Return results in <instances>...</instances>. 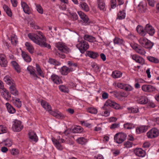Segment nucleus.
Wrapping results in <instances>:
<instances>
[{"label": "nucleus", "instance_id": "nucleus-50", "mask_svg": "<svg viewBox=\"0 0 159 159\" xmlns=\"http://www.w3.org/2000/svg\"><path fill=\"white\" fill-rule=\"evenodd\" d=\"M87 111L91 114H96L97 113V110L96 108L93 107L89 108L87 109Z\"/></svg>", "mask_w": 159, "mask_h": 159}, {"label": "nucleus", "instance_id": "nucleus-12", "mask_svg": "<svg viewBox=\"0 0 159 159\" xmlns=\"http://www.w3.org/2000/svg\"><path fill=\"white\" fill-rule=\"evenodd\" d=\"M49 112L51 115L58 118L64 119L65 117L63 114L57 110L54 111H52L51 109Z\"/></svg>", "mask_w": 159, "mask_h": 159}, {"label": "nucleus", "instance_id": "nucleus-37", "mask_svg": "<svg viewBox=\"0 0 159 159\" xmlns=\"http://www.w3.org/2000/svg\"><path fill=\"white\" fill-rule=\"evenodd\" d=\"M147 10L146 6V5H143L142 3H140L138 6V10L139 12L141 13L145 12Z\"/></svg>", "mask_w": 159, "mask_h": 159}, {"label": "nucleus", "instance_id": "nucleus-57", "mask_svg": "<svg viewBox=\"0 0 159 159\" xmlns=\"http://www.w3.org/2000/svg\"><path fill=\"white\" fill-rule=\"evenodd\" d=\"M7 131V128L2 125H0V134L5 133Z\"/></svg>", "mask_w": 159, "mask_h": 159}, {"label": "nucleus", "instance_id": "nucleus-25", "mask_svg": "<svg viewBox=\"0 0 159 159\" xmlns=\"http://www.w3.org/2000/svg\"><path fill=\"white\" fill-rule=\"evenodd\" d=\"M138 102L141 104H145L148 102V99L146 96H142L138 100Z\"/></svg>", "mask_w": 159, "mask_h": 159}, {"label": "nucleus", "instance_id": "nucleus-33", "mask_svg": "<svg viewBox=\"0 0 159 159\" xmlns=\"http://www.w3.org/2000/svg\"><path fill=\"white\" fill-rule=\"evenodd\" d=\"M36 70L38 74V75L39 76L43 78L44 77V74L43 71L40 68V66L39 64H36Z\"/></svg>", "mask_w": 159, "mask_h": 159}, {"label": "nucleus", "instance_id": "nucleus-20", "mask_svg": "<svg viewBox=\"0 0 159 159\" xmlns=\"http://www.w3.org/2000/svg\"><path fill=\"white\" fill-rule=\"evenodd\" d=\"M136 30L138 33L141 36H144L146 34V31L145 28L140 25H138L136 28Z\"/></svg>", "mask_w": 159, "mask_h": 159}, {"label": "nucleus", "instance_id": "nucleus-45", "mask_svg": "<svg viewBox=\"0 0 159 159\" xmlns=\"http://www.w3.org/2000/svg\"><path fill=\"white\" fill-rule=\"evenodd\" d=\"M125 128L127 129H131L134 127V125L131 123H127L124 125Z\"/></svg>", "mask_w": 159, "mask_h": 159}, {"label": "nucleus", "instance_id": "nucleus-16", "mask_svg": "<svg viewBox=\"0 0 159 159\" xmlns=\"http://www.w3.org/2000/svg\"><path fill=\"white\" fill-rule=\"evenodd\" d=\"M134 152L137 156L139 157H144L146 155L145 151L141 148H136L134 150Z\"/></svg>", "mask_w": 159, "mask_h": 159}, {"label": "nucleus", "instance_id": "nucleus-42", "mask_svg": "<svg viewBox=\"0 0 159 159\" xmlns=\"http://www.w3.org/2000/svg\"><path fill=\"white\" fill-rule=\"evenodd\" d=\"M98 8L101 10H105V4L102 0H99L98 2Z\"/></svg>", "mask_w": 159, "mask_h": 159}, {"label": "nucleus", "instance_id": "nucleus-38", "mask_svg": "<svg viewBox=\"0 0 159 159\" xmlns=\"http://www.w3.org/2000/svg\"><path fill=\"white\" fill-rule=\"evenodd\" d=\"M80 6L82 9L85 11H88L89 10V7L85 2H81Z\"/></svg>", "mask_w": 159, "mask_h": 159}, {"label": "nucleus", "instance_id": "nucleus-49", "mask_svg": "<svg viewBox=\"0 0 159 159\" xmlns=\"http://www.w3.org/2000/svg\"><path fill=\"white\" fill-rule=\"evenodd\" d=\"M147 59L150 61L153 62L155 63H158L159 62V60L157 58L153 57L148 56L147 57Z\"/></svg>", "mask_w": 159, "mask_h": 159}, {"label": "nucleus", "instance_id": "nucleus-14", "mask_svg": "<svg viewBox=\"0 0 159 159\" xmlns=\"http://www.w3.org/2000/svg\"><path fill=\"white\" fill-rule=\"evenodd\" d=\"M78 13L82 20L81 21L83 22V24L84 25L85 24L87 23L89 20L88 16L81 11H78Z\"/></svg>", "mask_w": 159, "mask_h": 159}, {"label": "nucleus", "instance_id": "nucleus-24", "mask_svg": "<svg viewBox=\"0 0 159 159\" xmlns=\"http://www.w3.org/2000/svg\"><path fill=\"white\" fill-rule=\"evenodd\" d=\"M86 53L88 56L93 59H95L99 56L97 52L92 51H87Z\"/></svg>", "mask_w": 159, "mask_h": 159}, {"label": "nucleus", "instance_id": "nucleus-11", "mask_svg": "<svg viewBox=\"0 0 159 159\" xmlns=\"http://www.w3.org/2000/svg\"><path fill=\"white\" fill-rule=\"evenodd\" d=\"M142 89L145 92H152L155 91L156 89L154 86L150 85H143L142 87Z\"/></svg>", "mask_w": 159, "mask_h": 159}, {"label": "nucleus", "instance_id": "nucleus-46", "mask_svg": "<svg viewBox=\"0 0 159 159\" xmlns=\"http://www.w3.org/2000/svg\"><path fill=\"white\" fill-rule=\"evenodd\" d=\"M13 103L17 107L20 108L21 106V102L19 99L17 98L15 99Z\"/></svg>", "mask_w": 159, "mask_h": 159}, {"label": "nucleus", "instance_id": "nucleus-23", "mask_svg": "<svg viewBox=\"0 0 159 159\" xmlns=\"http://www.w3.org/2000/svg\"><path fill=\"white\" fill-rule=\"evenodd\" d=\"M148 129L147 126H142L136 129V132L138 134H140L145 132Z\"/></svg>", "mask_w": 159, "mask_h": 159}, {"label": "nucleus", "instance_id": "nucleus-32", "mask_svg": "<svg viewBox=\"0 0 159 159\" xmlns=\"http://www.w3.org/2000/svg\"><path fill=\"white\" fill-rule=\"evenodd\" d=\"M25 45L29 51L30 53H33L34 52V48L32 44L28 42H26L25 43Z\"/></svg>", "mask_w": 159, "mask_h": 159}, {"label": "nucleus", "instance_id": "nucleus-59", "mask_svg": "<svg viewBox=\"0 0 159 159\" xmlns=\"http://www.w3.org/2000/svg\"><path fill=\"white\" fill-rule=\"evenodd\" d=\"M111 7L112 8H114L116 6V0H111Z\"/></svg>", "mask_w": 159, "mask_h": 159}, {"label": "nucleus", "instance_id": "nucleus-34", "mask_svg": "<svg viewBox=\"0 0 159 159\" xmlns=\"http://www.w3.org/2000/svg\"><path fill=\"white\" fill-rule=\"evenodd\" d=\"M122 73L120 71H115L112 72L111 76L114 78H117L120 77L122 76Z\"/></svg>", "mask_w": 159, "mask_h": 159}, {"label": "nucleus", "instance_id": "nucleus-64", "mask_svg": "<svg viewBox=\"0 0 159 159\" xmlns=\"http://www.w3.org/2000/svg\"><path fill=\"white\" fill-rule=\"evenodd\" d=\"M117 120V119L114 117H110L109 118L108 121L110 122H116Z\"/></svg>", "mask_w": 159, "mask_h": 159}, {"label": "nucleus", "instance_id": "nucleus-48", "mask_svg": "<svg viewBox=\"0 0 159 159\" xmlns=\"http://www.w3.org/2000/svg\"><path fill=\"white\" fill-rule=\"evenodd\" d=\"M11 41L13 45H16L18 41L16 35H14L11 37Z\"/></svg>", "mask_w": 159, "mask_h": 159}, {"label": "nucleus", "instance_id": "nucleus-61", "mask_svg": "<svg viewBox=\"0 0 159 159\" xmlns=\"http://www.w3.org/2000/svg\"><path fill=\"white\" fill-rule=\"evenodd\" d=\"M112 107L117 110L121 109V107L120 105L115 102L113 103V104Z\"/></svg>", "mask_w": 159, "mask_h": 159}, {"label": "nucleus", "instance_id": "nucleus-53", "mask_svg": "<svg viewBox=\"0 0 159 159\" xmlns=\"http://www.w3.org/2000/svg\"><path fill=\"white\" fill-rule=\"evenodd\" d=\"M124 145L125 148H129L132 146L133 143L129 141L125 142L124 143Z\"/></svg>", "mask_w": 159, "mask_h": 159}, {"label": "nucleus", "instance_id": "nucleus-4", "mask_svg": "<svg viewBox=\"0 0 159 159\" xmlns=\"http://www.w3.org/2000/svg\"><path fill=\"white\" fill-rule=\"evenodd\" d=\"M76 46L82 53H84L89 48L88 43L84 41H79Z\"/></svg>", "mask_w": 159, "mask_h": 159}, {"label": "nucleus", "instance_id": "nucleus-62", "mask_svg": "<svg viewBox=\"0 0 159 159\" xmlns=\"http://www.w3.org/2000/svg\"><path fill=\"white\" fill-rule=\"evenodd\" d=\"M119 127V124L114 123L111 125L110 127L111 129H114Z\"/></svg>", "mask_w": 159, "mask_h": 159}, {"label": "nucleus", "instance_id": "nucleus-10", "mask_svg": "<svg viewBox=\"0 0 159 159\" xmlns=\"http://www.w3.org/2000/svg\"><path fill=\"white\" fill-rule=\"evenodd\" d=\"M146 33H147L151 36H153L155 33V30L152 25L148 24L145 27Z\"/></svg>", "mask_w": 159, "mask_h": 159}, {"label": "nucleus", "instance_id": "nucleus-1", "mask_svg": "<svg viewBox=\"0 0 159 159\" xmlns=\"http://www.w3.org/2000/svg\"><path fill=\"white\" fill-rule=\"evenodd\" d=\"M38 35L34 34L29 33L28 34L29 38L34 43L40 45L42 47H46L50 48L51 46L49 44L46 43L45 37L43 35L42 33L40 31H38Z\"/></svg>", "mask_w": 159, "mask_h": 159}, {"label": "nucleus", "instance_id": "nucleus-58", "mask_svg": "<svg viewBox=\"0 0 159 159\" xmlns=\"http://www.w3.org/2000/svg\"><path fill=\"white\" fill-rule=\"evenodd\" d=\"M93 70L96 72L99 71V68L96 64H93L92 65Z\"/></svg>", "mask_w": 159, "mask_h": 159}, {"label": "nucleus", "instance_id": "nucleus-54", "mask_svg": "<svg viewBox=\"0 0 159 159\" xmlns=\"http://www.w3.org/2000/svg\"><path fill=\"white\" fill-rule=\"evenodd\" d=\"M10 151L11 153L14 156L18 154L19 153V150L16 148L12 149Z\"/></svg>", "mask_w": 159, "mask_h": 159}, {"label": "nucleus", "instance_id": "nucleus-17", "mask_svg": "<svg viewBox=\"0 0 159 159\" xmlns=\"http://www.w3.org/2000/svg\"><path fill=\"white\" fill-rule=\"evenodd\" d=\"M42 107L48 112L51 111L52 107L45 100H42L41 102Z\"/></svg>", "mask_w": 159, "mask_h": 159}, {"label": "nucleus", "instance_id": "nucleus-51", "mask_svg": "<svg viewBox=\"0 0 159 159\" xmlns=\"http://www.w3.org/2000/svg\"><path fill=\"white\" fill-rule=\"evenodd\" d=\"M30 27L33 28L34 29L36 30H38L40 29L39 26L35 24V22L34 21H33L30 23Z\"/></svg>", "mask_w": 159, "mask_h": 159}, {"label": "nucleus", "instance_id": "nucleus-63", "mask_svg": "<svg viewBox=\"0 0 159 159\" xmlns=\"http://www.w3.org/2000/svg\"><path fill=\"white\" fill-rule=\"evenodd\" d=\"M148 3L149 5L152 7H153L154 6L155 1L154 0H147Z\"/></svg>", "mask_w": 159, "mask_h": 159}, {"label": "nucleus", "instance_id": "nucleus-6", "mask_svg": "<svg viewBox=\"0 0 159 159\" xmlns=\"http://www.w3.org/2000/svg\"><path fill=\"white\" fill-rule=\"evenodd\" d=\"M126 135L124 133H117L114 136L115 141L117 143H121L126 139Z\"/></svg>", "mask_w": 159, "mask_h": 159}, {"label": "nucleus", "instance_id": "nucleus-60", "mask_svg": "<svg viewBox=\"0 0 159 159\" xmlns=\"http://www.w3.org/2000/svg\"><path fill=\"white\" fill-rule=\"evenodd\" d=\"M70 14L73 20H76L78 19V15L75 13H70Z\"/></svg>", "mask_w": 159, "mask_h": 159}, {"label": "nucleus", "instance_id": "nucleus-5", "mask_svg": "<svg viewBox=\"0 0 159 159\" xmlns=\"http://www.w3.org/2000/svg\"><path fill=\"white\" fill-rule=\"evenodd\" d=\"M60 136H59L57 139H56L52 137V140L56 148L58 149L61 150L63 149V147L60 144V143H64L65 140L62 139H60Z\"/></svg>", "mask_w": 159, "mask_h": 159}, {"label": "nucleus", "instance_id": "nucleus-21", "mask_svg": "<svg viewBox=\"0 0 159 159\" xmlns=\"http://www.w3.org/2000/svg\"><path fill=\"white\" fill-rule=\"evenodd\" d=\"M2 92V94L4 98L7 100H9L10 99L11 96L10 93L6 89H3Z\"/></svg>", "mask_w": 159, "mask_h": 159}, {"label": "nucleus", "instance_id": "nucleus-41", "mask_svg": "<svg viewBox=\"0 0 159 159\" xmlns=\"http://www.w3.org/2000/svg\"><path fill=\"white\" fill-rule=\"evenodd\" d=\"M48 62L50 64H53L55 66H59L61 64V63L57 61L54 59H53L51 58L49 59Z\"/></svg>", "mask_w": 159, "mask_h": 159}, {"label": "nucleus", "instance_id": "nucleus-26", "mask_svg": "<svg viewBox=\"0 0 159 159\" xmlns=\"http://www.w3.org/2000/svg\"><path fill=\"white\" fill-rule=\"evenodd\" d=\"M3 8L7 15L11 17L12 16V12L11 9L7 6L5 4L3 5Z\"/></svg>", "mask_w": 159, "mask_h": 159}, {"label": "nucleus", "instance_id": "nucleus-28", "mask_svg": "<svg viewBox=\"0 0 159 159\" xmlns=\"http://www.w3.org/2000/svg\"><path fill=\"white\" fill-rule=\"evenodd\" d=\"M11 64L12 66L17 72L20 73V72L21 69L20 66L16 61H12Z\"/></svg>", "mask_w": 159, "mask_h": 159}, {"label": "nucleus", "instance_id": "nucleus-2", "mask_svg": "<svg viewBox=\"0 0 159 159\" xmlns=\"http://www.w3.org/2000/svg\"><path fill=\"white\" fill-rule=\"evenodd\" d=\"M67 64L69 67L64 66L60 69V71L62 75H67L69 73L75 70L77 66L76 63L70 61H68Z\"/></svg>", "mask_w": 159, "mask_h": 159}, {"label": "nucleus", "instance_id": "nucleus-35", "mask_svg": "<svg viewBox=\"0 0 159 159\" xmlns=\"http://www.w3.org/2000/svg\"><path fill=\"white\" fill-rule=\"evenodd\" d=\"M84 39L89 42H93L95 41V38L92 36L85 35L84 37Z\"/></svg>", "mask_w": 159, "mask_h": 159}, {"label": "nucleus", "instance_id": "nucleus-9", "mask_svg": "<svg viewBox=\"0 0 159 159\" xmlns=\"http://www.w3.org/2000/svg\"><path fill=\"white\" fill-rule=\"evenodd\" d=\"M56 46L59 51L62 52L67 53L69 52V48L64 43H57L56 44Z\"/></svg>", "mask_w": 159, "mask_h": 159}, {"label": "nucleus", "instance_id": "nucleus-44", "mask_svg": "<svg viewBox=\"0 0 159 159\" xmlns=\"http://www.w3.org/2000/svg\"><path fill=\"white\" fill-rule=\"evenodd\" d=\"M77 141L78 143L83 145L87 142V140L84 137H81L78 139Z\"/></svg>", "mask_w": 159, "mask_h": 159}, {"label": "nucleus", "instance_id": "nucleus-15", "mask_svg": "<svg viewBox=\"0 0 159 159\" xmlns=\"http://www.w3.org/2000/svg\"><path fill=\"white\" fill-rule=\"evenodd\" d=\"M21 5L25 13L28 14H30L31 13L30 8L26 2H21Z\"/></svg>", "mask_w": 159, "mask_h": 159}, {"label": "nucleus", "instance_id": "nucleus-27", "mask_svg": "<svg viewBox=\"0 0 159 159\" xmlns=\"http://www.w3.org/2000/svg\"><path fill=\"white\" fill-rule=\"evenodd\" d=\"M21 55L25 61L27 62H29L31 61V58L26 53L24 52H22Z\"/></svg>", "mask_w": 159, "mask_h": 159}, {"label": "nucleus", "instance_id": "nucleus-55", "mask_svg": "<svg viewBox=\"0 0 159 159\" xmlns=\"http://www.w3.org/2000/svg\"><path fill=\"white\" fill-rule=\"evenodd\" d=\"M136 62L143 65L144 63V60L142 57L139 56Z\"/></svg>", "mask_w": 159, "mask_h": 159}, {"label": "nucleus", "instance_id": "nucleus-43", "mask_svg": "<svg viewBox=\"0 0 159 159\" xmlns=\"http://www.w3.org/2000/svg\"><path fill=\"white\" fill-rule=\"evenodd\" d=\"M125 14L124 12L122 11H120L117 14V19L121 20L125 18Z\"/></svg>", "mask_w": 159, "mask_h": 159}, {"label": "nucleus", "instance_id": "nucleus-29", "mask_svg": "<svg viewBox=\"0 0 159 159\" xmlns=\"http://www.w3.org/2000/svg\"><path fill=\"white\" fill-rule=\"evenodd\" d=\"M4 81L7 84L11 85L12 83H15L14 81L9 76H5L4 78Z\"/></svg>", "mask_w": 159, "mask_h": 159}, {"label": "nucleus", "instance_id": "nucleus-19", "mask_svg": "<svg viewBox=\"0 0 159 159\" xmlns=\"http://www.w3.org/2000/svg\"><path fill=\"white\" fill-rule=\"evenodd\" d=\"M10 91L11 93L15 96L18 94V92L16 88V85L15 83H12L9 87Z\"/></svg>", "mask_w": 159, "mask_h": 159}, {"label": "nucleus", "instance_id": "nucleus-40", "mask_svg": "<svg viewBox=\"0 0 159 159\" xmlns=\"http://www.w3.org/2000/svg\"><path fill=\"white\" fill-rule=\"evenodd\" d=\"M113 42L115 44L120 45L123 43V41L122 39L116 37L114 39Z\"/></svg>", "mask_w": 159, "mask_h": 159}, {"label": "nucleus", "instance_id": "nucleus-52", "mask_svg": "<svg viewBox=\"0 0 159 159\" xmlns=\"http://www.w3.org/2000/svg\"><path fill=\"white\" fill-rule=\"evenodd\" d=\"M12 143V141L10 139H7L4 142V145L8 147L11 146Z\"/></svg>", "mask_w": 159, "mask_h": 159}, {"label": "nucleus", "instance_id": "nucleus-7", "mask_svg": "<svg viewBox=\"0 0 159 159\" xmlns=\"http://www.w3.org/2000/svg\"><path fill=\"white\" fill-rule=\"evenodd\" d=\"M23 126L20 121L15 120L13 122L12 129L15 132H19L23 128Z\"/></svg>", "mask_w": 159, "mask_h": 159}, {"label": "nucleus", "instance_id": "nucleus-36", "mask_svg": "<svg viewBox=\"0 0 159 159\" xmlns=\"http://www.w3.org/2000/svg\"><path fill=\"white\" fill-rule=\"evenodd\" d=\"M27 70L29 71L30 74L34 77L38 78L35 72V70L32 66H29L27 68Z\"/></svg>", "mask_w": 159, "mask_h": 159}, {"label": "nucleus", "instance_id": "nucleus-30", "mask_svg": "<svg viewBox=\"0 0 159 159\" xmlns=\"http://www.w3.org/2000/svg\"><path fill=\"white\" fill-rule=\"evenodd\" d=\"M114 102H115L112 101L111 100L108 99L104 104L103 107H102V108L104 110H106V107H107L110 106L112 107Z\"/></svg>", "mask_w": 159, "mask_h": 159}, {"label": "nucleus", "instance_id": "nucleus-18", "mask_svg": "<svg viewBox=\"0 0 159 159\" xmlns=\"http://www.w3.org/2000/svg\"><path fill=\"white\" fill-rule=\"evenodd\" d=\"M52 81L56 84H59L62 83V81L59 77L57 75L53 74L51 76Z\"/></svg>", "mask_w": 159, "mask_h": 159}, {"label": "nucleus", "instance_id": "nucleus-56", "mask_svg": "<svg viewBox=\"0 0 159 159\" xmlns=\"http://www.w3.org/2000/svg\"><path fill=\"white\" fill-rule=\"evenodd\" d=\"M36 7L37 10L38 12L40 14H42L43 12V9L40 5L39 4H36Z\"/></svg>", "mask_w": 159, "mask_h": 159}, {"label": "nucleus", "instance_id": "nucleus-22", "mask_svg": "<svg viewBox=\"0 0 159 159\" xmlns=\"http://www.w3.org/2000/svg\"><path fill=\"white\" fill-rule=\"evenodd\" d=\"M29 138L33 141L37 142L38 141V138L35 133L34 131L29 132Z\"/></svg>", "mask_w": 159, "mask_h": 159}, {"label": "nucleus", "instance_id": "nucleus-8", "mask_svg": "<svg viewBox=\"0 0 159 159\" xmlns=\"http://www.w3.org/2000/svg\"><path fill=\"white\" fill-rule=\"evenodd\" d=\"M147 136L148 138L152 139L157 137L159 135V131L156 128H153L150 130L147 133Z\"/></svg>", "mask_w": 159, "mask_h": 159}, {"label": "nucleus", "instance_id": "nucleus-31", "mask_svg": "<svg viewBox=\"0 0 159 159\" xmlns=\"http://www.w3.org/2000/svg\"><path fill=\"white\" fill-rule=\"evenodd\" d=\"M7 110L8 112L11 113H14L16 111L15 109L9 103H7L6 104Z\"/></svg>", "mask_w": 159, "mask_h": 159}, {"label": "nucleus", "instance_id": "nucleus-47", "mask_svg": "<svg viewBox=\"0 0 159 159\" xmlns=\"http://www.w3.org/2000/svg\"><path fill=\"white\" fill-rule=\"evenodd\" d=\"M59 89L61 91L63 92H68V88L65 86L64 85H61L59 86Z\"/></svg>", "mask_w": 159, "mask_h": 159}, {"label": "nucleus", "instance_id": "nucleus-13", "mask_svg": "<svg viewBox=\"0 0 159 159\" xmlns=\"http://www.w3.org/2000/svg\"><path fill=\"white\" fill-rule=\"evenodd\" d=\"M7 61L6 56L3 54H0V65L3 67H6L7 66Z\"/></svg>", "mask_w": 159, "mask_h": 159}, {"label": "nucleus", "instance_id": "nucleus-3", "mask_svg": "<svg viewBox=\"0 0 159 159\" xmlns=\"http://www.w3.org/2000/svg\"><path fill=\"white\" fill-rule=\"evenodd\" d=\"M139 42L143 47L147 49L151 48L153 45L152 43L144 37L140 38Z\"/></svg>", "mask_w": 159, "mask_h": 159}, {"label": "nucleus", "instance_id": "nucleus-39", "mask_svg": "<svg viewBox=\"0 0 159 159\" xmlns=\"http://www.w3.org/2000/svg\"><path fill=\"white\" fill-rule=\"evenodd\" d=\"M137 53L142 56H145L146 52L144 49L141 47H139L136 52Z\"/></svg>", "mask_w": 159, "mask_h": 159}]
</instances>
